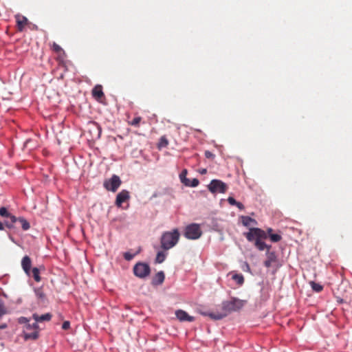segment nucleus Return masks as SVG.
<instances>
[{"instance_id":"c85d7f7f","label":"nucleus","mask_w":352,"mask_h":352,"mask_svg":"<svg viewBox=\"0 0 352 352\" xmlns=\"http://www.w3.org/2000/svg\"><path fill=\"white\" fill-rule=\"evenodd\" d=\"M270 238L272 242H278L281 240V236L278 234H270Z\"/></svg>"},{"instance_id":"37998d69","label":"nucleus","mask_w":352,"mask_h":352,"mask_svg":"<svg viewBox=\"0 0 352 352\" xmlns=\"http://www.w3.org/2000/svg\"><path fill=\"white\" fill-rule=\"evenodd\" d=\"M267 231L270 233V232H271L272 231V228H269Z\"/></svg>"},{"instance_id":"b1692460","label":"nucleus","mask_w":352,"mask_h":352,"mask_svg":"<svg viewBox=\"0 0 352 352\" xmlns=\"http://www.w3.org/2000/svg\"><path fill=\"white\" fill-rule=\"evenodd\" d=\"M232 279L235 280L239 285H241L244 282V278L242 274H234L232 276Z\"/></svg>"},{"instance_id":"4be33fe9","label":"nucleus","mask_w":352,"mask_h":352,"mask_svg":"<svg viewBox=\"0 0 352 352\" xmlns=\"http://www.w3.org/2000/svg\"><path fill=\"white\" fill-rule=\"evenodd\" d=\"M32 276H33L34 279L35 280V281H36V282L41 281L40 272L37 267H34L32 270Z\"/></svg>"},{"instance_id":"473e14b6","label":"nucleus","mask_w":352,"mask_h":352,"mask_svg":"<svg viewBox=\"0 0 352 352\" xmlns=\"http://www.w3.org/2000/svg\"><path fill=\"white\" fill-rule=\"evenodd\" d=\"M204 155L206 158L211 159V160H214V157H215V155L212 152H210L209 151H206L204 153Z\"/></svg>"},{"instance_id":"dca6fc26","label":"nucleus","mask_w":352,"mask_h":352,"mask_svg":"<svg viewBox=\"0 0 352 352\" xmlns=\"http://www.w3.org/2000/svg\"><path fill=\"white\" fill-rule=\"evenodd\" d=\"M32 318L33 319L38 322H43V321H49L51 320L52 318V315L49 313L47 314H43V315H41V316H38V314H34L32 315Z\"/></svg>"},{"instance_id":"f03ea898","label":"nucleus","mask_w":352,"mask_h":352,"mask_svg":"<svg viewBox=\"0 0 352 352\" xmlns=\"http://www.w3.org/2000/svg\"><path fill=\"white\" fill-rule=\"evenodd\" d=\"M243 234L248 241H254V245L260 251H263L265 249L269 251L271 248L270 245H267L263 241V239L267 238V234L264 230L257 228H250L249 231Z\"/></svg>"},{"instance_id":"6ab92c4d","label":"nucleus","mask_w":352,"mask_h":352,"mask_svg":"<svg viewBox=\"0 0 352 352\" xmlns=\"http://www.w3.org/2000/svg\"><path fill=\"white\" fill-rule=\"evenodd\" d=\"M16 223L19 222L21 224L23 230H28L30 228V223L25 219L23 217H16Z\"/></svg>"},{"instance_id":"1a4fd4ad","label":"nucleus","mask_w":352,"mask_h":352,"mask_svg":"<svg viewBox=\"0 0 352 352\" xmlns=\"http://www.w3.org/2000/svg\"><path fill=\"white\" fill-rule=\"evenodd\" d=\"M175 316L181 322H192L195 320V318L193 316H189L187 312L182 309L177 310L175 311Z\"/></svg>"},{"instance_id":"a19ab883","label":"nucleus","mask_w":352,"mask_h":352,"mask_svg":"<svg viewBox=\"0 0 352 352\" xmlns=\"http://www.w3.org/2000/svg\"><path fill=\"white\" fill-rule=\"evenodd\" d=\"M202 174L204 173H206V169H204L202 170V171L201 172Z\"/></svg>"},{"instance_id":"4468645a","label":"nucleus","mask_w":352,"mask_h":352,"mask_svg":"<svg viewBox=\"0 0 352 352\" xmlns=\"http://www.w3.org/2000/svg\"><path fill=\"white\" fill-rule=\"evenodd\" d=\"M276 261V256L275 252H267V259L264 262V265L266 267H270L272 266V263Z\"/></svg>"},{"instance_id":"39448f33","label":"nucleus","mask_w":352,"mask_h":352,"mask_svg":"<svg viewBox=\"0 0 352 352\" xmlns=\"http://www.w3.org/2000/svg\"><path fill=\"white\" fill-rule=\"evenodd\" d=\"M208 188L212 193H225L228 190L227 184L219 179H212Z\"/></svg>"},{"instance_id":"20e7f679","label":"nucleus","mask_w":352,"mask_h":352,"mask_svg":"<svg viewBox=\"0 0 352 352\" xmlns=\"http://www.w3.org/2000/svg\"><path fill=\"white\" fill-rule=\"evenodd\" d=\"M202 231L200 226L197 223H190L184 230V236L190 240H196L201 237Z\"/></svg>"},{"instance_id":"c9c22d12","label":"nucleus","mask_w":352,"mask_h":352,"mask_svg":"<svg viewBox=\"0 0 352 352\" xmlns=\"http://www.w3.org/2000/svg\"><path fill=\"white\" fill-rule=\"evenodd\" d=\"M235 206L239 208L240 210H243L244 209V206L242 203L241 202H238L236 201V204H235Z\"/></svg>"},{"instance_id":"9d476101","label":"nucleus","mask_w":352,"mask_h":352,"mask_svg":"<svg viewBox=\"0 0 352 352\" xmlns=\"http://www.w3.org/2000/svg\"><path fill=\"white\" fill-rule=\"evenodd\" d=\"M15 19H16V28H17L18 31H19V32L23 31L25 26L28 23V19L25 16H24L20 14H17L16 15H15Z\"/></svg>"},{"instance_id":"393cba45","label":"nucleus","mask_w":352,"mask_h":352,"mask_svg":"<svg viewBox=\"0 0 352 352\" xmlns=\"http://www.w3.org/2000/svg\"><path fill=\"white\" fill-rule=\"evenodd\" d=\"M142 120V118L140 116H137L134 118L131 121L129 122V124L138 127L140 126V123Z\"/></svg>"},{"instance_id":"72a5a7b5","label":"nucleus","mask_w":352,"mask_h":352,"mask_svg":"<svg viewBox=\"0 0 352 352\" xmlns=\"http://www.w3.org/2000/svg\"><path fill=\"white\" fill-rule=\"evenodd\" d=\"M228 201L232 206H235V204H236V201L232 197H229L228 198Z\"/></svg>"},{"instance_id":"c756f323","label":"nucleus","mask_w":352,"mask_h":352,"mask_svg":"<svg viewBox=\"0 0 352 352\" xmlns=\"http://www.w3.org/2000/svg\"><path fill=\"white\" fill-rule=\"evenodd\" d=\"M52 49L56 53H60V52H63L61 47L59 45H58L57 43H56L55 42L53 43Z\"/></svg>"},{"instance_id":"9b49d317","label":"nucleus","mask_w":352,"mask_h":352,"mask_svg":"<svg viewBox=\"0 0 352 352\" xmlns=\"http://www.w3.org/2000/svg\"><path fill=\"white\" fill-rule=\"evenodd\" d=\"M129 193L127 190H123L117 195L116 204L120 207L122 204L129 199Z\"/></svg>"},{"instance_id":"5701e85b","label":"nucleus","mask_w":352,"mask_h":352,"mask_svg":"<svg viewBox=\"0 0 352 352\" xmlns=\"http://www.w3.org/2000/svg\"><path fill=\"white\" fill-rule=\"evenodd\" d=\"M312 289L316 292H320L323 289L322 285L314 281L310 282Z\"/></svg>"},{"instance_id":"7ed1b4c3","label":"nucleus","mask_w":352,"mask_h":352,"mask_svg":"<svg viewBox=\"0 0 352 352\" xmlns=\"http://www.w3.org/2000/svg\"><path fill=\"white\" fill-rule=\"evenodd\" d=\"M180 238V233L177 228L170 231L164 232L160 239L161 248L164 250H168L175 247Z\"/></svg>"},{"instance_id":"bb28decb","label":"nucleus","mask_w":352,"mask_h":352,"mask_svg":"<svg viewBox=\"0 0 352 352\" xmlns=\"http://www.w3.org/2000/svg\"><path fill=\"white\" fill-rule=\"evenodd\" d=\"M7 314V309L2 300L0 299V318Z\"/></svg>"},{"instance_id":"6e6552de","label":"nucleus","mask_w":352,"mask_h":352,"mask_svg":"<svg viewBox=\"0 0 352 352\" xmlns=\"http://www.w3.org/2000/svg\"><path fill=\"white\" fill-rule=\"evenodd\" d=\"M0 215L1 217H8L10 219V222H6V226L9 228H13L14 224L16 223L17 221L16 217L10 214L5 207L0 208Z\"/></svg>"},{"instance_id":"79ce46f5","label":"nucleus","mask_w":352,"mask_h":352,"mask_svg":"<svg viewBox=\"0 0 352 352\" xmlns=\"http://www.w3.org/2000/svg\"><path fill=\"white\" fill-rule=\"evenodd\" d=\"M38 295H39L40 297H42L43 296L42 293H38Z\"/></svg>"},{"instance_id":"423d86ee","label":"nucleus","mask_w":352,"mask_h":352,"mask_svg":"<svg viewBox=\"0 0 352 352\" xmlns=\"http://www.w3.org/2000/svg\"><path fill=\"white\" fill-rule=\"evenodd\" d=\"M150 272V267L146 263L140 262L135 264L133 267V273L139 278H145L149 275Z\"/></svg>"},{"instance_id":"ddd939ff","label":"nucleus","mask_w":352,"mask_h":352,"mask_svg":"<svg viewBox=\"0 0 352 352\" xmlns=\"http://www.w3.org/2000/svg\"><path fill=\"white\" fill-rule=\"evenodd\" d=\"M38 330H33V331H27L26 329L23 331V338L25 340H35L38 338Z\"/></svg>"},{"instance_id":"412c9836","label":"nucleus","mask_w":352,"mask_h":352,"mask_svg":"<svg viewBox=\"0 0 352 352\" xmlns=\"http://www.w3.org/2000/svg\"><path fill=\"white\" fill-rule=\"evenodd\" d=\"M168 139L166 138V136H162L160 139V141L157 144V148L158 149H162L163 148H166L168 146Z\"/></svg>"},{"instance_id":"f257e3e1","label":"nucleus","mask_w":352,"mask_h":352,"mask_svg":"<svg viewBox=\"0 0 352 352\" xmlns=\"http://www.w3.org/2000/svg\"><path fill=\"white\" fill-rule=\"evenodd\" d=\"M245 301L236 298H232L230 300L223 301L221 305V311L203 312L204 316H208L214 320H221L232 311L240 310L245 305Z\"/></svg>"},{"instance_id":"cd10ccee","label":"nucleus","mask_w":352,"mask_h":352,"mask_svg":"<svg viewBox=\"0 0 352 352\" xmlns=\"http://www.w3.org/2000/svg\"><path fill=\"white\" fill-rule=\"evenodd\" d=\"M199 183V182L197 179H193L192 181L188 179V181H186L184 184L187 186L196 187L198 186Z\"/></svg>"},{"instance_id":"0eeeda50","label":"nucleus","mask_w":352,"mask_h":352,"mask_svg":"<svg viewBox=\"0 0 352 352\" xmlns=\"http://www.w3.org/2000/svg\"><path fill=\"white\" fill-rule=\"evenodd\" d=\"M122 182L120 177L113 175L109 179L104 182L103 186L107 190L116 192L120 187Z\"/></svg>"},{"instance_id":"f704fd0d","label":"nucleus","mask_w":352,"mask_h":352,"mask_svg":"<svg viewBox=\"0 0 352 352\" xmlns=\"http://www.w3.org/2000/svg\"><path fill=\"white\" fill-rule=\"evenodd\" d=\"M70 327V323L69 321H65L63 323L62 328L63 329L67 330Z\"/></svg>"},{"instance_id":"7c9ffc66","label":"nucleus","mask_w":352,"mask_h":352,"mask_svg":"<svg viewBox=\"0 0 352 352\" xmlns=\"http://www.w3.org/2000/svg\"><path fill=\"white\" fill-rule=\"evenodd\" d=\"M187 174V170L184 169L182 173L179 175L180 179L183 184H185L186 181H188V179L186 177Z\"/></svg>"},{"instance_id":"ea45409f","label":"nucleus","mask_w":352,"mask_h":352,"mask_svg":"<svg viewBox=\"0 0 352 352\" xmlns=\"http://www.w3.org/2000/svg\"><path fill=\"white\" fill-rule=\"evenodd\" d=\"M3 230V226L2 223L0 221V230Z\"/></svg>"},{"instance_id":"4c0bfd02","label":"nucleus","mask_w":352,"mask_h":352,"mask_svg":"<svg viewBox=\"0 0 352 352\" xmlns=\"http://www.w3.org/2000/svg\"><path fill=\"white\" fill-rule=\"evenodd\" d=\"M20 322H29V320H28L26 318L21 317L19 320Z\"/></svg>"},{"instance_id":"aec40b11","label":"nucleus","mask_w":352,"mask_h":352,"mask_svg":"<svg viewBox=\"0 0 352 352\" xmlns=\"http://www.w3.org/2000/svg\"><path fill=\"white\" fill-rule=\"evenodd\" d=\"M167 256V253L164 251H160L157 252L155 258V262L157 263H162L166 259Z\"/></svg>"},{"instance_id":"f8f14e48","label":"nucleus","mask_w":352,"mask_h":352,"mask_svg":"<svg viewBox=\"0 0 352 352\" xmlns=\"http://www.w3.org/2000/svg\"><path fill=\"white\" fill-rule=\"evenodd\" d=\"M21 266L25 274L30 276V269L32 266L31 258L28 256H25L21 261Z\"/></svg>"},{"instance_id":"58836bf2","label":"nucleus","mask_w":352,"mask_h":352,"mask_svg":"<svg viewBox=\"0 0 352 352\" xmlns=\"http://www.w3.org/2000/svg\"><path fill=\"white\" fill-rule=\"evenodd\" d=\"M8 327V325L6 323H3L0 324V329H5Z\"/></svg>"},{"instance_id":"2f4dec72","label":"nucleus","mask_w":352,"mask_h":352,"mask_svg":"<svg viewBox=\"0 0 352 352\" xmlns=\"http://www.w3.org/2000/svg\"><path fill=\"white\" fill-rule=\"evenodd\" d=\"M138 253V252H137V254ZM136 254V253L135 254H131L129 252H125L124 254V258H125V260L126 261H131V259L133 258V257L135 256V255Z\"/></svg>"},{"instance_id":"a878e982","label":"nucleus","mask_w":352,"mask_h":352,"mask_svg":"<svg viewBox=\"0 0 352 352\" xmlns=\"http://www.w3.org/2000/svg\"><path fill=\"white\" fill-rule=\"evenodd\" d=\"M25 329L27 331H33V330H38L39 331V328H38V325L37 324V322H34L33 324H28L26 326H25Z\"/></svg>"},{"instance_id":"2eb2a0df","label":"nucleus","mask_w":352,"mask_h":352,"mask_svg":"<svg viewBox=\"0 0 352 352\" xmlns=\"http://www.w3.org/2000/svg\"><path fill=\"white\" fill-rule=\"evenodd\" d=\"M165 278L164 273L161 271L157 272L152 280V284L154 285H161Z\"/></svg>"},{"instance_id":"f3484780","label":"nucleus","mask_w":352,"mask_h":352,"mask_svg":"<svg viewBox=\"0 0 352 352\" xmlns=\"http://www.w3.org/2000/svg\"><path fill=\"white\" fill-rule=\"evenodd\" d=\"M92 95L96 99L99 100L104 96L102 88L101 85L96 86L92 90Z\"/></svg>"},{"instance_id":"e433bc0d","label":"nucleus","mask_w":352,"mask_h":352,"mask_svg":"<svg viewBox=\"0 0 352 352\" xmlns=\"http://www.w3.org/2000/svg\"><path fill=\"white\" fill-rule=\"evenodd\" d=\"M95 127H96V129H97V131H98V137H100V133H101L100 127V126H99V125H98V124H95Z\"/></svg>"},{"instance_id":"a211bd4d","label":"nucleus","mask_w":352,"mask_h":352,"mask_svg":"<svg viewBox=\"0 0 352 352\" xmlns=\"http://www.w3.org/2000/svg\"><path fill=\"white\" fill-rule=\"evenodd\" d=\"M241 222L243 225L245 227H249L251 225V223H254V224H256V221L248 217V216H242L241 217Z\"/></svg>"}]
</instances>
